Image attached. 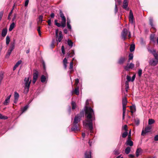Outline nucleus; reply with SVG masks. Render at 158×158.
<instances>
[{
	"label": "nucleus",
	"instance_id": "nucleus-1",
	"mask_svg": "<svg viewBox=\"0 0 158 158\" xmlns=\"http://www.w3.org/2000/svg\"><path fill=\"white\" fill-rule=\"evenodd\" d=\"M85 114L87 119L84 121L83 125L85 127H88L90 131L92 132L93 130V121L95 120V115L94 110L90 107H85Z\"/></svg>",
	"mask_w": 158,
	"mask_h": 158
},
{
	"label": "nucleus",
	"instance_id": "nucleus-2",
	"mask_svg": "<svg viewBox=\"0 0 158 158\" xmlns=\"http://www.w3.org/2000/svg\"><path fill=\"white\" fill-rule=\"evenodd\" d=\"M30 77L25 78L24 81L25 86L24 87V93L25 94H27L29 90V88L30 85L31 81V79L30 80Z\"/></svg>",
	"mask_w": 158,
	"mask_h": 158
},
{
	"label": "nucleus",
	"instance_id": "nucleus-3",
	"mask_svg": "<svg viewBox=\"0 0 158 158\" xmlns=\"http://www.w3.org/2000/svg\"><path fill=\"white\" fill-rule=\"evenodd\" d=\"M84 116V111H81L80 113L75 116L73 124H78V123L80 121L81 118Z\"/></svg>",
	"mask_w": 158,
	"mask_h": 158
},
{
	"label": "nucleus",
	"instance_id": "nucleus-4",
	"mask_svg": "<svg viewBox=\"0 0 158 158\" xmlns=\"http://www.w3.org/2000/svg\"><path fill=\"white\" fill-rule=\"evenodd\" d=\"M55 33V36L56 38V41L58 43L60 42L63 39V36L62 32L60 31H59L58 34V29H57L56 30Z\"/></svg>",
	"mask_w": 158,
	"mask_h": 158
},
{
	"label": "nucleus",
	"instance_id": "nucleus-5",
	"mask_svg": "<svg viewBox=\"0 0 158 158\" xmlns=\"http://www.w3.org/2000/svg\"><path fill=\"white\" fill-rule=\"evenodd\" d=\"M128 33V37L130 38L131 37V33L130 32L128 31L127 29L126 28H124L123 29L121 34L122 38L124 40L127 39V35Z\"/></svg>",
	"mask_w": 158,
	"mask_h": 158
},
{
	"label": "nucleus",
	"instance_id": "nucleus-6",
	"mask_svg": "<svg viewBox=\"0 0 158 158\" xmlns=\"http://www.w3.org/2000/svg\"><path fill=\"white\" fill-rule=\"evenodd\" d=\"M39 72L36 70H34V73H33V78L32 83L33 84H35L36 81L38 76Z\"/></svg>",
	"mask_w": 158,
	"mask_h": 158
},
{
	"label": "nucleus",
	"instance_id": "nucleus-7",
	"mask_svg": "<svg viewBox=\"0 0 158 158\" xmlns=\"http://www.w3.org/2000/svg\"><path fill=\"white\" fill-rule=\"evenodd\" d=\"M151 129L152 127L151 126H148L145 128L144 130H142L141 135L143 136L146 133L150 132Z\"/></svg>",
	"mask_w": 158,
	"mask_h": 158
},
{
	"label": "nucleus",
	"instance_id": "nucleus-8",
	"mask_svg": "<svg viewBox=\"0 0 158 158\" xmlns=\"http://www.w3.org/2000/svg\"><path fill=\"white\" fill-rule=\"evenodd\" d=\"M59 14L61 18L62 21H63V26H64L65 23H66V19L65 17L61 10H60Z\"/></svg>",
	"mask_w": 158,
	"mask_h": 158
},
{
	"label": "nucleus",
	"instance_id": "nucleus-9",
	"mask_svg": "<svg viewBox=\"0 0 158 158\" xmlns=\"http://www.w3.org/2000/svg\"><path fill=\"white\" fill-rule=\"evenodd\" d=\"M129 19V21L131 23L133 24L134 23V19L133 12H132V11L131 10H130V11Z\"/></svg>",
	"mask_w": 158,
	"mask_h": 158
},
{
	"label": "nucleus",
	"instance_id": "nucleus-10",
	"mask_svg": "<svg viewBox=\"0 0 158 158\" xmlns=\"http://www.w3.org/2000/svg\"><path fill=\"white\" fill-rule=\"evenodd\" d=\"M149 65L152 66H155L158 63V60H155L154 59L150 60L149 62Z\"/></svg>",
	"mask_w": 158,
	"mask_h": 158
},
{
	"label": "nucleus",
	"instance_id": "nucleus-11",
	"mask_svg": "<svg viewBox=\"0 0 158 158\" xmlns=\"http://www.w3.org/2000/svg\"><path fill=\"white\" fill-rule=\"evenodd\" d=\"M128 2L127 0H124L123 3V9H125L126 10H128L129 8H128Z\"/></svg>",
	"mask_w": 158,
	"mask_h": 158
},
{
	"label": "nucleus",
	"instance_id": "nucleus-12",
	"mask_svg": "<svg viewBox=\"0 0 158 158\" xmlns=\"http://www.w3.org/2000/svg\"><path fill=\"white\" fill-rule=\"evenodd\" d=\"M57 21H58L57 19H56L54 20L55 24L57 27H61L63 28H64V27H65L66 23H65L63 26V24H62L63 23V21H62L61 23L57 22Z\"/></svg>",
	"mask_w": 158,
	"mask_h": 158
},
{
	"label": "nucleus",
	"instance_id": "nucleus-13",
	"mask_svg": "<svg viewBox=\"0 0 158 158\" xmlns=\"http://www.w3.org/2000/svg\"><path fill=\"white\" fill-rule=\"evenodd\" d=\"M79 125L78 124H73V125L71 128V130L72 131H75L79 130Z\"/></svg>",
	"mask_w": 158,
	"mask_h": 158
},
{
	"label": "nucleus",
	"instance_id": "nucleus-14",
	"mask_svg": "<svg viewBox=\"0 0 158 158\" xmlns=\"http://www.w3.org/2000/svg\"><path fill=\"white\" fill-rule=\"evenodd\" d=\"M128 64H127V66H125L124 67V69L126 70L127 71H128L129 69H132L134 67V64L132 63H131L129 66H128Z\"/></svg>",
	"mask_w": 158,
	"mask_h": 158
},
{
	"label": "nucleus",
	"instance_id": "nucleus-15",
	"mask_svg": "<svg viewBox=\"0 0 158 158\" xmlns=\"http://www.w3.org/2000/svg\"><path fill=\"white\" fill-rule=\"evenodd\" d=\"M91 153L90 151H86L85 153V158H91Z\"/></svg>",
	"mask_w": 158,
	"mask_h": 158
},
{
	"label": "nucleus",
	"instance_id": "nucleus-16",
	"mask_svg": "<svg viewBox=\"0 0 158 158\" xmlns=\"http://www.w3.org/2000/svg\"><path fill=\"white\" fill-rule=\"evenodd\" d=\"M126 59V58L125 57H121L119 59L118 63L119 64H123L124 63V62L125 61Z\"/></svg>",
	"mask_w": 158,
	"mask_h": 158
},
{
	"label": "nucleus",
	"instance_id": "nucleus-17",
	"mask_svg": "<svg viewBox=\"0 0 158 158\" xmlns=\"http://www.w3.org/2000/svg\"><path fill=\"white\" fill-rule=\"evenodd\" d=\"M11 96L10 94L8 96L6 99L5 101L3 102V104L5 105H7L10 102V98Z\"/></svg>",
	"mask_w": 158,
	"mask_h": 158
},
{
	"label": "nucleus",
	"instance_id": "nucleus-18",
	"mask_svg": "<svg viewBox=\"0 0 158 158\" xmlns=\"http://www.w3.org/2000/svg\"><path fill=\"white\" fill-rule=\"evenodd\" d=\"M142 150L141 148H137L135 152L136 156L137 157H138L139 155L141 154L142 153Z\"/></svg>",
	"mask_w": 158,
	"mask_h": 158
},
{
	"label": "nucleus",
	"instance_id": "nucleus-19",
	"mask_svg": "<svg viewBox=\"0 0 158 158\" xmlns=\"http://www.w3.org/2000/svg\"><path fill=\"white\" fill-rule=\"evenodd\" d=\"M15 47V43H13L11 44V45L9 49H8L7 52L11 54L13 50L14 49Z\"/></svg>",
	"mask_w": 158,
	"mask_h": 158
},
{
	"label": "nucleus",
	"instance_id": "nucleus-20",
	"mask_svg": "<svg viewBox=\"0 0 158 158\" xmlns=\"http://www.w3.org/2000/svg\"><path fill=\"white\" fill-rule=\"evenodd\" d=\"M126 143L127 145L130 146H132L133 145V142L131 140V139H128Z\"/></svg>",
	"mask_w": 158,
	"mask_h": 158
},
{
	"label": "nucleus",
	"instance_id": "nucleus-21",
	"mask_svg": "<svg viewBox=\"0 0 158 158\" xmlns=\"http://www.w3.org/2000/svg\"><path fill=\"white\" fill-rule=\"evenodd\" d=\"M126 110V106L123 105V120L125 118V112Z\"/></svg>",
	"mask_w": 158,
	"mask_h": 158
},
{
	"label": "nucleus",
	"instance_id": "nucleus-22",
	"mask_svg": "<svg viewBox=\"0 0 158 158\" xmlns=\"http://www.w3.org/2000/svg\"><path fill=\"white\" fill-rule=\"evenodd\" d=\"M153 20L152 18H150L149 19V23L152 27L154 30L156 29L153 23Z\"/></svg>",
	"mask_w": 158,
	"mask_h": 158
},
{
	"label": "nucleus",
	"instance_id": "nucleus-23",
	"mask_svg": "<svg viewBox=\"0 0 158 158\" xmlns=\"http://www.w3.org/2000/svg\"><path fill=\"white\" fill-rule=\"evenodd\" d=\"M74 52L73 50H72L71 52L69 53V52L67 53V55L68 57H72L74 55Z\"/></svg>",
	"mask_w": 158,
	"mask_h": 158
},
{
	"label": "nucleus",
	"instance_id": "nucleus-24",
	"mask_svg": "<svg viewBox=\"0 0 158 158\" xmlns=\"http://www.w3.org/2000/svg\"><path fill=\"white\" fill-rule=\"evenodd\" d=\"M135 44H132L131 45L130 48V51L131 52H132L134 51V50L135 49Z\"/></svg>",
	"mask_w": 158,
	"mask_h": 158
},
{
	"label": "nucleus",
	"instance_id": "nucleus-25",
	"mask_svg": "<svg viewBox=\"0 0 158 158\" xmlns=\"http://www.w3.org/2000/svg\"><path fill=\"white\" fill-rule=\"evenodd\" d=\"M127 101L126 98L125 97L123 98L122 99L123 105L126 106Z\"/></svg>",
	"mask_w": 158,
	"mask_h": 158
},
{
	"label": "nucleus",
	"instance_id": "nucleus-26",
	"mask_svg": "<svg viewBox=\"0 0 158 158\" xmlns=\"http://www.w3.org/2000/svg\"><path fill=\"white\" fill-rule=\"evenodd\" d=\"M22 61L21 60L18 61L15 65L13 67V69L14 70H15L19 66V65L21 64Z\"/></svg>",
	"mask_w": 158,
	"mask_h": 158
},
{
	"label": "nucleus",
	"instance_id": "nucleus-27",
	"mask_svg": "<svg viewBox=\"0 0 158 158\" xmlns=\"http://www.w3.org/2000/svg\"><path fill=\"white\" fill-rule=\"evenodd\" d=\"M7 33V30L6 29H4L2 30V37H5Z\"/></svg>",
	"mask_w": 158,
	"mask_h": 158
},
{
	"label": "nucleus",
	"instance_id": "nucleus-28",
	"mask_svg": "<svg viewBox=\"0 0 158 158\" xmlns=\"http://www.w3.org/2000/svg\"><path fill=\"white\" fill-rule=\"evenodd\" d=\"M131 151V148L129 147H127L125 149V153L126 154H128Z\"/></svg>",
	"mask_w": 158,
	"mask_h": 158
},
{
	"label": "nucleus",
	"instance_id": "nucleus-29",
	"mask_svg": "<svg viewBox=\"0 0 158 158\" xmlns=\"http://www.w3.org/2000/svg\"><path fill=\"white\" fill-rule=\"evenodd\" d=\"M46 80V77L44 75H42L41 77V81L42 83L44 82Z\"/></svg>",
	"mask_w": 158,
	"mask_h": 158
},
{
	"label": "nucleus",
	"instance_id": "nucleus-30",
	"mask_svg": "<svg viewBox=\"0 0 158 158\" xmlns=\"http://www.w3.org/2000/svg\"><path fill=\"white\" fill-rule=\"evenodd\" d=\"M15 26V24L14 23H12L10 26V27L9 28V31H10L12 30V29L14 28Z\"/></svg>",
	"mask_w": 158,
	"mask_h": 158
},
{
	"label": "nucleus",
	"instance_id": "nucleus-31",
	"mask_svg": "<svg viewBox=\"0 0 158 158\" xmlns=\"http://www.w3.org/2000/svg\"><path fill=\"white\" fill-rule=\"evenodd\" d=\"M19 97V94L17 92H15L14 94V99H15L16 100L18 99Z\"/></svg>",
	"mask_w": 158,
	"mask_h": 158
},
{
	"label": "nucleus",
	"instance_id": "nucleus-32",
	"mask_svg": "<svg viewBox=\"0 0 158 158\" xmlns=\"http://www.w3.org/2000/svg\"><path fill=\"white\" fill-rule=\"evenodd\" d=\"M67 43L68 45L70 47V48H71L73 46V42L71 40L69 39L68 40Z\"/></svg>",
	"mask_w": 158,
	"mask_h": 158
},
{
	"label": "nucleus",
	"instance_id": "nucleus-33",
	"mask_svg": "<svg viewBox=\"0 0 158 158\" xmlns=\"http://www.w3.org/2000/svg\"><path fill=\"white\" fill-rule=\"evenodd\" d=\"M155 122L154 120L152 119H149L148 120L149 125H151L153 124Z\"/></svg>",
	"mask_w": 158,
	"mask_h": 158
},
{
	"label": "nucleus",
	"instance_id": "nucleus-34",
	"mask_svg": "<svg viewBox=\"0 0 158 158\" xmlns=\"http://www.w3.org/2000/svg\"><path fill=\"white\" fill-rule=\"evenodd\" d=\"M150 39L151 41L154 43H155V41L154 40V35L151 34L150 36Z\"/></svg>",
	"mask_w": 158,
	"mask_h": 158
},
{
	"label": "nucleus",
	"instance_id": "nucleus-35",
	"mask_svg": "<svg viewBox=\"0 0 158 158\" xmlns=\"http://www.w3.org/2000/svg\"><path fill=\"white\" fill-rule=\"evenodd\" d=\"M74 93L77 95H78L79 94V91L78 87L76 88L74 90Z\"/></svg>",
	"mask_w": 158,
	"mask_h": 158
},
{
	"label": "nucleus",
	"instance_id": "nucleus-36",
	"mask_svg": "<svg viewBox=\"0 0 158 158\" xmlns=\"http://www.w3.org/2000/svg\"><path fill=\"white\" fill-rule=\"evenodd\" d=\"M10 42V38L8 35H7L6 37V44L7 45H8Z\"/></svg>",
	"mask_w": 158,
	"mask_h": 158
},
{
	"label": "nucleus",
	"instance_id": "nucleus-37",
	"mask_svg": "<svg viewBox=\"0 0 158 158\" xmlns=\"http://www.w3.org/2000/svg\"><path fill=\"white\" fill-rule=\"evenodd\" d=\"M128 134V133L127 131H125L122 134V137L125 138L127 137Z\"/></svg>",
	"mask_w": 158,
	"mask_h": 158
},
{
	"label": "nucleus",
	"instance_id": "nucleus-38",
	"mask_svg": "<svg viewBox=\"0 0 158 158\" xmlns=\"http://www.w3.org/2000/svg\"><path fill=\"white\" fill-rule=\"evenodd\" d=\"M72 109H74L76 108V104L75 102L73 101H72L71 102Z\"/></svg>",
	"mask_w": 158,
	"mask_h": 158
},
{
	"label": "nucleus",
	"instance_id": "nucleus-39",
	"mask_svg": "<svg viewBox=\"0 0 158 158\" xmlns=\"http://www.w3.org/2000/svg\"><path fill=\"white\" fill-rule=\"evenodd\" d=\"M128 62H129V60H132L133 57V54L132 53H130L129 54L128 56Z\"/></svg>",
	"mask_w": 158,
	"mask_h": 158
},
{
	"label": "nucleus",
	"instance_id": "nucleus-40",
	"mask_svg": "<svg viewBox=\"0 0 158 158\" xmlns=\"http://www.w3.org/2000/svg\"><path fill=\"white\" fill-rule=\"evenodd\" d=\"M129 88V84L127 81H126V91L127 92L128 91V89Z\"/></svg>",
	"mask_w": 158,
	"mask_h": 158
},
{
	"label": "nucleus",
	"instance_id": "nucleus-41",
	"mask_svg": "<svg viewBox=\"0 0 158 158\" xmlns=\"http://www.w3.org/2000/svg\"><path fill=\"white\" fill-rule=\"evenodd\" d=\"M3 74L2 72H0V84L1 83V81L3 78Z\"/></svg>",
	"mask_w": 158,
	"mask_h": 158
},
{
	"label": "nucleus",
	"instance_id": "nucleus-42",
	"mask_svg": "<svg viewBox=\"0 0 158 158\" xmlns=\"http://www.w3.org/2000/svg\"><path fill=\"white\" fill-rule=\"evenodd\" d=\"M8 118L7 116H3L2 114H0V119H6Z\"/></svg>",
	"mask_w": 158,
	"mask_h": 158
},
{
	"label": "nucleus",
	"instance_id": "nucleus-43",
	"mask_svg": "<svg viewBox=\"0 0 158 158\" xmlns=\"http://www.w3.org/2000/svg\"><path fill=\"white\" fill-rule=\"evenodd\" d=\"M130 107L131 111H135L136 108L135 106V105H133L132 106H130Z\"/></svg>",
	"mask_w": 158,
	"mask_h": 158
},
{
	"label": "nucleus",
	"instance_id": "nucleus-44",
	"mask_svg": "<svg viewBox=\"0 0 158 158\" xmlns=\"http://www.w3.org/2000/svg\"><path fill=\"white\" fill-rule=\"evenodd\" d=\"M43 15H40L39 17V21L40 22V23H41L43 21Z\"/></svg>",
	"mask_w": 158,
	"mask_h": 158
},
{
	"label": "nucleus",
	"instance_id": "nucleus-45",
	"mask_svg": "<svg viewBox=\"0 0 158 158\" xmlns=\"http://www.w3.org/2000/svg\"><path fill=\"white\" fill-rule=\"evenodd\" d=\"M28 107V105H26L25 106H24L23 109H22V111L23 112H24L26 110H27V108Z\"/></svg>",
	"mask_w": 158,
	"mask_h": 158
},
{
	"label": "nucleus",
	"instance_id": "nucleus-46",
	"mask_svg": "<svg viewBox=\"0 0 158 158\" xmlns=\"http://www.w3.org/2000/svg\"><path fill=\"white\" fill-rule=\"evenodd\" d=\"M114 152V154L115 155H118L120 154V152H119L118 150L117 149L115 150Z\"/></svg>",
	"mask_w": 158,
	"mask_h": 158
},
{
	"label": "nucleus",
	"instance_id": "nucleus-47",
	"mask_svg": "<svg viewBox=\"0 0 158 158\" xmlns=\"http://www.w3.org/2000/svg\"><path fill=\"white\" fill-rule=\"evenodd\" d=\"M142 70L141 69H139L138 70V75L139 77H140L142 75Z\"/></svg>",
	"mask_w": 158,
	"mask_h": 158
},
{
	"label": "nucleus",
	"instance_id": "nucleus-48",
	"mask_svg": "<svg viewBox=\"0 0 158 158\" xmlns=\"http://www.w3.org/2000/svg\"><path fill=\"white\" fill-rule=\"evenodd\" d=\"M61 49L62 53L63 55H64L65 54V52L64 50V47L63 45L62 46Z\"/></svg>",
	"mask_w": 158,
	"mask_h": 158
},
{
	"label": "nucleus",
	"instance_id": "nucleus-49",
	"mask_svg": "<svg viewBox=\"0 0 158 158\" xmlns=\"http://www.w3.org/2000/svg\"><path fill=\"white\" fill-rule=\"evenodd\" d=\"M118 11V9L117 6L116 4L115 5V8H114V13L115 14H116Z\"/></svg>",
	"mask_w": 158,
	"mask_h": 158
},
{
	"label": "nucleus",
	"instance_id": "nucleus-50",
	"mask_svg": "<svg viewBox=\"0 0 158 158\" xmlns=\"http://www.w3.org/2000/svg\"><path fill=\"white\" fill-rule=\"evenodd\" d=\"M13 12V9H12L10 12L9 13L8 17V19L9 20H10V17L12 13Z\"/></svg>",
	"mask_w": 158,
	"mask_h": 158
},
{
	"label": "nucleus",
	"instance_id": "nucleus-51",
	"mask_svg": "<svg viewBox=\"0 0 158 158\" xmlns=\"http://www.w3.org/2000/svg\"><path fill=\"white\" fill-rule=\"evenodd\" d=\"M73 67V61H72L70 63V69H72Z\"/></svg>",
	"mask_w": 158,
	"mask_h": 158
},
{
	"label": "nucleus",
	"instance_id": "nucleus-52",
	"mask_svg": "<svg viewBox=\"0 0 158 158\" xmlns=\"http://www.w3.org/2000/svg\"><path fill=\"white\" fill-rule=\"evenodd\" d=\"M149 51L153 55L156 52V51L154 50H149Z\"/></svg>",
	"mask_w": 158,
	"mask_h": 158
},
{
	"label": "nucleus",
	"instance_id": "nucleus-53",
	"mask_svg": "<svg viewBox=\"0 0 158 158\" xmlns=\"http://www.w3.org/2000/svg\"><path fill=\"white\" fill-rule=\"evenodd\" d=\"M154 57L155 58V59L156 60H158V54H157L156 52L155 53L154 55H153Z\"/></svg>",
	"mask_w": 158,
	"mask_h": 158
},
{
	"label": "nucleus",
	"instance_id": "nucleus-54",
	"mask_svg": "<svg viewBox=\"0 0 158 158\" xmlns=\"http://www.w3.org/2000/svg\"><path fill=\"white\" fill-rule=\"evenodd\" d=\"M127 79L128 81H131V78L130 76L127 75Z\"/></svg>",
	"mask_w": 158,
	"mask_h": 158
},
{
	"label": "nucleus",
	"instance_id": "nucleus-55",
	"mask_svg": "<svg viewBox=\"0 0 158 158\" xmlns=\"http://www.w3.org/2000/svg\"><path fill=\"white\" fill-rule=\"evenodd\" d=\"M29 0H25V2L24 4V6H27L28 4Z\"/></svg>",
	"mask_w": 158,
	"mask_h": 158
},
{
	"label": "nucleus",
	"instance_id": "nucleus-56",
	"mask_svg": "<svg viewBox=\"0 0 158 158\" xmlns=\"http://www.w3.org/2000/svg\"><path fill=\"white\" fill-rule=\"evenodd\" d=\"M127 125H125L123 127V128L125 131H127Z\"/></svg>",
	"mask_w": 158,
	"mask_h": 158
},
{
	"label": "nucleus",
	"instance_id": "nucleus-57",
	"mask_svg": "<svg viewBox=\"0 0 158 158\" xmlns=\"http://www.w3.org/2000/svg\"><path fill=\"white\" fill-rule=\"evenodd\" d=\"M55 42V40L54 39H53L52 40V43L51 44V46L52 48H53L54 47Z\"/></svg>",
	"mask_w": 158,
	"mask_h": 158
},
{
	"label": "nucleus",
	"instance_id": "nucleus-58",
	"mask_svg": "<svg viewBox=\"0 0 158 158\" xmlns=\"http://www.w3.org/2000/svg\"><path fill=\"white\" fill-rule=\"evenodd\" d=\"M63 64H67V59L66 58H64L63 60Z\"/></svg>",
	"mask_w": 158,
	"mask_h": 158
},
{
	"label": "nucleus",
	"instance_id": "nucleus-59",
	"mask_svg": "<svg viewBox=\"0 0 158 158\" xmlns=\"http://www.w3.org/2000/svg\"><path fill=\"white\" fill-rule=\"evenodd\" d=\"M67 27L68 29H70V31L71 29V27L70 24L68 23L67 24Z\"/></svg>",
	"mask_w": 158,
	"mask_h": 158
},
{
	"label": "nucleus",
	"instance_id": "nucleus-60",
	"mask_svg": "<svg viewBox=\"0 0 158 158\" xmlns=\"http://www.w3.org/2000/svg\"><path fill=\"white\" fill-rule=\"evenodd\" d=\"M131 130L130 129L128 134V139H131Z\"/></svg>",
	"mask_w": 158,
	"mask_h": 158
},
{
	"label": "nucleus",
	"instance_id": "nucleus-61",
	"mask_svg": "<svg viewBox=\"0 0 158 158\" xmlns=\"http://www.w3.org/2000/svg\"><path fill=\"white\" fill-rule=\"evenodd\" d=\"M154 139L155 141H158V135L155 136L154 137Z\"/></svg>",
	"mask_w": 158,
	"mask_h": 158
},
{
	"label": "nucleus",
	"instance_id": "nucleus-62",
	"mask_svg": "<svg viewBox=\"0 0 158 158\" xmlns=\"http://www.w3.org/2000/svg\"><path fill=\"white\" fill-rule=\"evenodd\" d=\"M135 123L137 125H139V120H135Z\"/></svg>",
	"mask_w": 158,
	"mask_h": 158
},
{
	"label": "nucleus",
	"instance_id": "nucleus-63",
	"mask_svg": "<svg viewBox=\"0 0 158 158\" xmlns=\"http://www.w3.org/2000/svg\"><path fill=\"white\" fill-rule=\"evenodd\" d=\"M135 75H134L132 77V78L131 79V81H133L135 79Z\"/></svg>",
	"mask_w": 158,
	"mask_h": 158
},
{
	"label": "nucleus",
	"instance_id": "nucleus-64",
	"mask_svg": "<svg viewBox=\"0 0 158 158\" xmlns=\"http://www.w3.org/2000/svg\"><path fill=\"white\" fill-rule=\"evenodd\" d=\"M128 156L130 158H134L135 157V155L131 154H129Z\"/></svg>",
	"mask_w": 158,
	"mask_h": 158
}]
</instances>
